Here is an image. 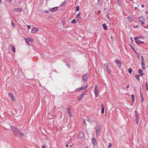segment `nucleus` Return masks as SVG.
<instances>
[{
	"label": "nucleus",
	"mask_w": 148,
	"mask_h": 148,
	"mask_svg": "<svg viewBox=\"0 0 148 148\" xmlns=\"http://www.w3.org/2000/svg\"><path fill=\"white\" fill-rule=\"evenodd\" d=\"M107 17L108 18L110 19L109 18V16H107Z\"/></svg>",
	"instance_id": "nucleus-53"
},
{
	"label": "nucleus",
	"mask_w": 148,
	"mask_h": 148,
	"mask_svg": "<svg viewBox=\"0 0 148 148\" xmlns=\"http://www.w3.org/2000/svg\"><path fill=\"white\" fill-rule=\"evenodd\" d=\"M12 130L15 136H23V135H24V134L21 132L16 126H12Z\"/></svg>",
	"instance_id": "nucleus-1"
},
{
	"label": "nucleus",
	"mask_w": 148,
	"mask_h": 148,
	"mask_svg": "<svg viewBox=\"0 0 148 148\" xmlns=\"http://www.w3.org/2000/svg\"><path fill=\"white\" fill-rule=\"evenodd\" d=\"M84 134L83 132H80L79 135L78 136V138L79 139H82V138L83 137Z\"/></svg>",
	"instance_id": "nucleus-10"
},
{
	"label": "nucleus",
	"mask_w": 148,
	"mask_h": 148,
	"mask_svg": "<svg viewBox=\"0 0 148 148\" xmlns=\"http://www.w3.org/2000/svg\"><path fill=\"white\" fill-rule=\"evenodd\" d=\"M146 87L147 86L148 84H147V82H146Z\"/></svg>",
	"instance_id": "nucleus-44"
},
{
	"label": "nucleus",
	"mask_w": 148,
	"mask_h": 148,
	"mask_svg": "<svg viewBox=\"0 0 148 148\" xmlns=\"http://www.w3.org/2000/svg\"><path fill=\"white\" fill-rule=\"evenodd\" d=\"M140 22H141V25H143L145 21V19L142 16H140L139 17Z\"/></svg>",
	"instance_id": "nucleus-5"
},
{
	"label": "nucleus",
	"mask_w": 148,
	"mask_h": 148,
	"mask_svg": "<svg viewBox=\"0 0 148 148\" xmlns=\"http://www.w3.org/2000/svg\"><path fill=\"white\" fill-rule=\"evenodd\" d=\"M131 97L132 99L133 100V101L134 102V94H132V96Z\"/></svg>",
	"instance_id": "nucleus-29"
},
{
	"label": "nucleus",
	"mask_w": 148,
	"mask_h": 148,
	"mask_svg": "<svg viewBox=\"0 0 148 148\" xmlns=\"http://www.w3.org/2000/svg\"><path fill=\"white\" fill-rule=\"evenodd\" d=\"M42 148H46V147L45 145H42Z\"/></svg>",
	"instance_id": "nucleus-38"
},
{
	"label": "nucleus",
	"mask_w": 148,
	"mask_h": 148,
	"mask_svg": "<svg viewBox=\"0 0 148 148\" xmlns=\"http://www.w3.org/2000/svg\"><path fill=\"white\" fill-rule=\"evenodd\" d=\"M140 38H142L140 37H136L134 38L136 43L138 45L144 43V42L140 41Z\"/></svg>",
	"instance_id": "nucleus-2"
},
{
	"label": "nucleus",
	"mask_w": 148,
	"mask_h": 148,
	"mask_svg": "<svg viewBox=\"0 0 148 148\" xmlns=\"http://www.w3.org/2000/svg\"><path fill=\"white\" fill-rule=\"evenodd\" d=\"M141 65H142V69L143 70L145 69V62H144L143 61L141 62Z\"/></svg>",
	"instance_id": "nucleus-17"
},
{
	"label": "nucleus",
	"mask_w": 148,
	"mask_h": 148,
	"mask_svg": "<svg viewBox=\"0 0 148 148\" xmlns=\"http://www.w3.org/2000/svg\"><path fill=\"white\" fill-rule=\"evenodd\" d=\"M138 73L140 76H142L144 75V74L142 72V70L141 69H140L139 70Z\"/></svg>",
	"instance_id": "nucleus-19"
},
{
	"label": "nucleus",
	"mask_w": 148,
	"mask_h": 148,
	"mask_svg": "<svg viewBox=\"0 0 148 148\" xmlns=\"http://www.w3.org/2000/svg\"><path fill=\"white\" fill-rule=\"evenodd\" d=\"M127 19L130 22H132L133 19L131 16H128L127 17Z\"/></svg>",
	"instance_id": "nucleus-20"
},
{
	"label": "nucleus",
	"mask_w": 148,
	"mask_h": 148,
	"mask_svg": "<svg viewBox=\"0 0 148 148\" xmlns=\"http://www.w3.org/2000/svg\"><path fill=\"white\" fill-rule=\"evenodd\" d=\"M84 123L85 124V121L84 120Z\"/></svg>",
	"instance_id": "nucleus-51"
},
{
	"label": "nucleus",
	"mask_w": 148,
	"mask_h": 148,
	"mask_svg": "<svg viewBox=\"0 0 148 148\" xmlns=\"http://www.w3.org/2000/svg\"><path fill=\"white\" fill-rule=\"evenodd\" d=\"M129 87H130V86H129V85H128L126 87V88H127V89H128V88H129Z\"/></svg>",
	"instance_id": "nucleus-41"
},
{
	"label": "nucleus",
	"mask_w": 148,
	"mask_h": 148,
	"mask_svg": "<svg viewBox=\"0 0 148 148\" xmlns=\"http://www.w3.org/2000/svg\"><path fill=\"white\" fill-rule=\"evenodd\" d=\"M141 7H142V8H144V7H145V5H143V4H142V5H141Z\"/></svg>",
	"instance_id": "nucleus-42"
},
{
	"label": "nucleus",
	"mask_w": 148,
	"mask_h": 148,
	"mask_svg": "<svg viewBox=\"0 0 148 148\" xmlns=\"http://www.w3.org/2000/svg\"><path fill=\"white\" fill-rule=\"evenodd\" d=\"M11 26L12 28L14 29L15 28V26L14 25V23L12 21L11 22Z\"/></svg>",
	"instance_id": "nucleus-24"
},
{
	"label": "nucleus",
	"mask_w": 148,
	"mask_h": 148,
	"mask_svg": "<svg viewBox=\"0 0 148 148\" xmlns=\"http://www.w3.org/2000/svg\"><path fill=\"white\" fill-rule=\"evenodd\" d=\"M116 63L117 66L118 67L120 68L121 65V63L120 62V60H117V61H116Z\"/></svg>",
	"instance_id": "nucleus-12"
},
{
	"label": "nucleus",
	"mask_w": 148,
	"mask_h": 148,
	"mask_svg": "<svg viewBox=\"0 0 148 148\" xmlns=\"http://www.w3.org/2000/svg\"><path fill=\"white\" fill-rule=\"evenodd\" d=\"M139 27V25H137L136 26V27Z\"/></svg>",
	"instance_id": "nucleus-50"
},
{
	"label": "nucleus",
	"mask_w": 148,
	"mask_h": 148,
	"mask_svg": "<svg viewBox=\"0 0 148 148\" xmlns=\"http://www.w3.org/2000/svg\"><path fill=\"white\" fill-rule=\"evenodd\" d=\"M68 145H66V147H67Z\"/></svg>",
	"instance_id": "nucleus-56"
},
{
	"label": "nucleus",
	"mask_w": 148,
	"mask_h": 148,
	"mask_svg": "<svg viewBox=\"0 0 148 148\" xmlns=\"http://www.w3.org/2000/svg\"><path fill=\"white\" fill-rule=\"evenodd\" d=\"M112 146V144L110 143H109L108 147V148H110Z\"/></svg>",
	"instance_id": "nucleus-32"
},
{
	"label": "nucleus",
	"mask_w": 148,
	"mask_h": 148,
	"mask_svg": "<svg viewBox=\"0 0 148 148\" xmlns=\"http://www.w3.org/2000/svg\"><path fill=\"white\" fill-rule=\"evenodd\" d=\"M118 1L119 2V0H118Z\"/></svg>",
	"instance_id": "nucleus-60"
},
{
	"label": "nucleus",
	"mask_w": 148,
	"mask_h": 148,
	"mask_svg": "<svg viewBox=\"0 0 148 148\" xmlns=\"http://www.w3.org/2000/svg\"><path fill=\"white\" fill-rule=\"evenodd\" d=\"M136 8H136V7H135V8H136Z\"/></svg>",
	"instance_id": "nucleus-58"
},
{
	"label": "nucleus",
	"mask_w": 148,
	"mask_h": 148,
	"mask_svg": "<svg viewBox=\"0 0 148 148\" xmlns=\"http://www.w3.org/2000/svg\"><path fill=\"white\" fill-rule=\"evenodd\" d=\"M2 3V1L1 0H0V4L1 3Z\"/></svg>",
	"instance_id": "nucleus-48"
},
{
	"label": "nucleus",
	"mask_w": 148,
	"mask_h": 148,
	"mask_svg": "<svg viewBox=\"0 0 148 148\" xmlns=\"http://www.w3.org/2000/svg\"><path fill=\"white\" fill-rule=\"evenodd\" d=\"M8 95L11 98L12 100V101H14V96L13 95L12 93H11L10 92V93H8Z\"/></svg>",
	"instance_id": "nucleus-14"
},
{
	"label": "nucleus",
	"mask_w": 148,
	"mask_h": 148,
	"mask_svg": "<svg viewBox=\"0 0 148 148\" xmlns=\"http://www.w3.org/2000/svg\"><path fill=\"white\" fill-rule=\"evenodd\" d=\"M141 101L142 102H143V101H144V99H143V97H142V94H141Z\"/></svg>",
	"instance_id": "nucleus-37"
},
{
	"label": "nucleus",
	"mask_w": 148,
	"mask_h": 148,
	"mask_svg": "<svg viewBox=\"0 0 148 148\" xmlns=\"http://www.w3.org/2000/svg\"><path fill=\"white\" fill-rule=\"evenodd\" d=\"M111 38L112 39V36H111Z\"/></svg>",
	"instance_id": "nucleus-52"
},
{
	"label": "nucleus",
	"mask_w": 148,
	"mask_h": 148,
	"mask_svg": "<svg viewBox=\"0 0 148 148\" xmlns=\"http://www.w3.org/2000/svg\"><path fill=\"white\" fill-rule=\"evenodd\" d=\"M146 90H148V88L147 86L146 87Z\"/></svg>",
	"instance_id": "nucleus-46"
},
{
	"label": "nucleus",
	"mask_w": 148,
	"mask_h": 148,
	"mask_svg": "<svg viewBox=\"0 0 148 148\" xmlns=\"http://www.w3.org/2000/svg\"><path fill=\"white\" fill-rule=\"evenodd\" d=\"M87 87L88 85H87L86 86H82L80 88H78L77 89H78L79 90H85Z\"/></svg>",
	"instance_id": "nucleus-15"
},
{
	"label": "nucleus",
	"mask_w": 148,
	"mask_h": 148,
	"mask_svg": "<svg viewBox=\"0 0 148 148\" xmlns=\"http://www.w3.org/2000/svg\"><path fill=\"white\" fill-rule=\"evenodd\" d=\"M104 65L106 67L108 72L109 73H109V66H108V65L106 63H105L104 64Z\"/></svg>",
	"instance_id": "nucleus-18"
},
{
	"label": "nucleus",
	"mask_w": 148,
	"mask_h": 148,
	"mask_svg": "<svg viewBox=\"0 0 148 148\" xmlns=\"http://www.w3.org/2000/svg\"><path fill=\"white\" fill-rule=\"evenodd\" d=\"M130 1H132V0H130Z\"/></svg>",
	"instance_id": "nucleus-57"
},
{
	"label": "nucleus",
	"mask_w": 148,
	"mask_h": 148,
	"mask_svg": "<svg viewBox=\"0 0 148 148\" xmlns=\"http://www.w3.org/2000/svg\"><path fill=\"white\" fill-rule=\"evenodd\" d=\"M29 41L32 42L33 41V40L32 38H29Z\"/></svg>",
	"instance_id": "nucleus-34"
},
{
	"label": "nucleus",
	"mask_w": 148,
	"mask_h": 148,
	"mask_svg": "<svg viewBox=\"0 0 148 148\" xmlns=\"http://www.w3.org/2000/svg\"><path fill=\"white\" fill-rule=\"evenodd\" d=\"M38 30V28H37L35 27H33L32 28L31 32L32 33H35L37 32Z\"/></svg>",
	"instance_id": "nucleus-8"
},
{
	"label": "nucleus",
	"mask_w": 148,
	"mask_h": 148,
	"mask_svg": "<svg viewBox=\"0 0 148 148\" xmlns=\"http://www.w3.org/2000/svg\"><path fill=\"white\" fill-rule=\"evenodd\" d=\"M77 90H75V91H76Z\"/></svg>",
	"instance_id": "nucleus-55"
},
{
	"label": "nucleus",
	"mask_w": 148,
	"mask_h": 148,
	"mask_svg": "<svg viewBox=\"0 0 148 148\" xmlns=\"http://www.w3.org/2000/svg\"><path fill=\"white\" fill-rule=\"evenodd\" d=\"M67 113L69 114L70 117H71L72 116V115L71 114V111L70 108H68L67 109Z\"/></svg>",
	"instance_id": "nucleus-9"
},
{
	"label": "nucleus",
	"mask_w": 148,
	"mask_h": 148,
	"mask_svg": "<svg viewBox=\"0 0 148 148\" xmlns=\"http://www.w3.org/2000/svg\"><path fill=\"white\" fill-rule=\"evenodd\" d=\"M107 17L108 18L110 19L109 18V16H107Z\"/></svg>",
	"instance_id": "nucleus-54"
},
{
	"label": "nucleus",
	"mask_w": 148,
	"mask_h": 148,
	"mask_svg": "<svg viewBox=\"0 0 148 148\" xmlns=\"http://www.w3.org/2000/svg\"><path fill=\"white\" fill-rule=\"evenodd\" d=\"M76 10L77 11H78L79 10V6H77L76 7Z\"/></svg>",
	"instance_id": "nucleus-33"
},
{
	"label": "nucleus",
	"mask_w": 148,
	"mask_h": 148,
	"mask_svg": "<svg viewBox=\"0 0 148 148\" xmlns=\"http://www.w3.org/2000/svg\"><path fill=\"white\" fill-rule=\"evenodd\" d=\"M141 60H142V61L141 62L143 61V62H144L145 61L144 60L143 57V56H141Z\"/></svg>",
	"instance_id": "nucleus-36"
},
{
	"label": "nucleus",
	"mask_w": 148,
	"mask_h": 148,
	"mask_svg": "<svg viewBox=\"0 0 148 148\" xmlns=\"http://www.w3.org/2000/svg\"><path fill=\"white\" fill-rule=\"evenodd\" d=\"M44 12H47V13H48V11L47 10H45L44 11Z\"/></svg>",
	"instance_id": "nucleus-43"
},
{
	"label": "nucleus",
	"mask_w": 148,
	"mask_h": 148,
	"mask_svg": "<svg viewBox=\"0 0 148 148\" xmlns=\"http://www.w3.org/2000/svg\"><path fill=\"white\" fill-rule=\"evenodd\" d=\"M14 10L15 11H19L20 12H21L22 11V9L21 8H16L14 9Z\"/></svg>",
	"instance_id": "nucleus-16"
},
{
	"label": "nucleus",
	"mask_w": 148,
	"mask_h": 148,
	"mask_svg": "<svg viewBox=\"0 0 148 148\" xmlns=\"http://www.w3.org/2000/svg\"><path fill=\"white\" fill-rule=\"evenodd\" d=\"M66 4V2L65 1H64V2L63 3H62L61 4L60 6H62L65 5Z\"/></svg>",
	"instance_id": "nucleus-28"
},
{
	"label": "nucleus",
	"mask_w": 148,
	"mask_h": 148,
	"mask_svg": "<svg viewBox=\"0 0 148 148\" xmlns=\"http://www.w3.org/2000/svg\"><path fill=\"white\" fill-rule=\"evenodd\" d=\"M27 40V39L26 38L25 39V41H26V44H28V45H29V42Z\"/></svg>",
	"instance_id": "nucleus-35"
},
{
	"label": "nucleus",
	"mask_w": 148,
	"mask_h": 148,
	"mask_svg": "<svg viewBox=\"0 0 148 148\" xmlns=\"http://www.w3.org/2000/svg\"><path fill=\"white\" fill-rule=\"evenodd\" d=\"M135 112L136 113V119L138 121H139V116L138 115H137V113H136V112L135 111Z\"/></svg>",
	"instance_id": "nucleus-27"
},
{
	"label": "nucleus",
	"mask_w": 148,
	"mask_h": 148,
	"mask_svg": "<svg viewBox=\"0 0 148 148\" xmlns=\"http://www.w3.org/2000/svg\"><path fill=\"white\" fill-rule=\"evenodd\" d=\"M102 26L103 27V29L105 30L107 29V27L106 24L105 23H103L102 25Z\"/></svg>",
	"instance_id": "nucleus-23"
},
{
	"label": "nucleus",
	"mask_w": 148,
	"mask_h": 148,
	"mask_svg": "<svg viewBox=\"0 0 148 148\" xmlns=\"http://www.w3.org/2000/svg\"><path fill=\"white\" fill-rule=\"evenodd\" d=\"M7 1L8 2H11L12 1V0H7Z\"/></svg>",
	"instance_id": "nucleus-45"
},
{
	"label": "nucleus",
	"mask_w": 148,
	"mask_h": 148,
	"mask_svg": "<svg viewBox=\"0 0 148 148\" xmlns=\"http://www.w3.org/2000/svg\"><path fill=\"white\" fill-rule=\"evenodd\" d=\"M101 126L100 125H97V128L96 130V133L97 134L99 135L100 132Z\"/></svg>",
	"instance_id": "nucleus-6"
},
{
	"label": "nucleus",
	"mask_w": 148,
	"mask_h": 148,
	"mask_svg": "<svg viewBox=\"0 0 148 148\" xmlns=\"http://www.w3.org/2000/svg\"><path fill=\"white\" fill-rule=\"evenodd\" d=\"M98 0V1L99 4V1H100V0Z\"/></svg>",
	"instance_id": "nucleus-47"
},
{
	"label": "nucleus",
	"mask_w": 148,
	"mask_h": 148,
	"mask_svg": "<svg viewBox=\"0 0 148 148\" xmlns=\"http://www.w3.org/2000/svg\"><path fill=\"white\" fill-rule=\"evenodd\" d=\"M10 46L11 47V50H12L14 52L15 51V48L14 46H13L12 45H10Z\"/></svg>",
	"instance_id": "nucleus-22"
},
{
	"label": "nucleus",
	"mask_w": 148,
	"mask_h": 148,
	"mask_svg": "<svg viewBox=\"0 0 148 148\" xmlns=\"http://www.w3.org/2000/svg\"><path fill=\"white\" fill-rule=\"evenodd\" d=\"M80 18V13L78 14L76 16V18L77 20H79Z\"/></svg>",
	"instance_id": "nucleus-25"
},
{
	"label": "nucleus",
	"mask_w": 148,
	"mask_h": 148,
	"mask_svg": "<svg viewBox=\"0 0 148 148\" xmlns=\"http://www.w3.org/2000/svg\"><path fill=\"white\" fill-rule=\"evenodd\" d=\"M58 7H55L51 9H50L49 10L51 12H53L54 11H56L58 10Z\"/></svg>",
	"instance_id": "nucleus-11"
},
{
	"label": "nucleus",
	"mask_w": 148,
	"mask_h": 148,
	"mask_svg": "<svg viewBox=\"0 0 148 148\" xmlns=\"http://www.w3.org/2000/svg\"><path fill=\"white\" fill-rule=\"evenodd\" d=\"M101 114H103L104 113V106L103 104H101Z\"/></svg>",
	"instance_id": "nucleus-21"
},
{
	"label": "nucleus",
	"mask_w": 148,
	"mask_h": 148,
	"mask_svg": "<svg viewBox=\"0 0 148 148\" xmlns=\"http://www.w3.org/2000/svg\"><path fill=\"white\" fill-rule=\"evenodd\" d=\"M138 120H137V122H136V123L137 124H138Z\"/></svg>",
	"instance_id": "nucleus-49"
},
{
	"label": "nucleus",
	"mask_w": 148,
	"mask_h": 148,
	"mask_svg": "<svg viewBox=\"0 0 148 148\" xmlns=\"http://www.w3.org/2000/svg\"><path fill=\"white\" fill-rule=\"evenodd\" d=\"M135 77L138 81L140 80L139 76L138 75H135Z\"/></svg>",
	"instance_id": "nucleus-26"
},
{
	"label": "nucleus",
	"mask_w": 148,
	"mask_h": 148,
	"mask_svg": "<svg viewBox=\"0 0 148 148\" xmlns=\"http://www.w3.org/2000/svg\"><path fill=\"white\" fill-rule=\"evenodd\" d=\"M98 92V88L97 85H96L94 89V93L95 96L96 97H98L99 95V94Z\"/></svg>",
	"instance_id": "nucleus-4"
},
{
	"label": "nucleus",
	"mask_w": 148,
	"mask_h": 148,
	"mask_svg": "<svg viewBox=\"0 0 148 148\" xmlns=\"http://www.w3.org/2000/svg\"><path fill=\"white\" fill-rule=\"evenodd\" d=\"M27 26L29 29H30L31 28V26L29 25H27Z\"/></svg>",
	"instance_id": "nucleus-39"
},
{
	"label": "nucleus",
	"mask_w": 148,
	"mask_h": 148,
	"mask_svg": "<svg viewBox=\"0 0 148 148\" xmlns=\"http://www.w3.org/2000/svg\"><path fill=\"white\" fill-rule=\"evenodd\" d=\"M66 65L69 68H70V65H69L67 63L66 64Z\"/></svg>",
	"instance_id": "nucleus-40"
},
{
	"label": "nucleus",
	"mask_w": 148,
	"mask_h": 148,
	"mask_svg": "<svg viewBox=\"0 0 148 148\" xmlns=\"http://www.w3.org/2000/svg\"><path fill=\"white\" fill-rule=\"evenodd\" d=\"M132 70L131 68L129 69H128V72L130 73H131L132 72Z\"/></svg>",
	"instance_id": "nucleus-30"
},
{
	"label": "nucleus",
	"mask_w": 148,
	"mask_h": 148,
	"mask_svg": "<svg viewBox=\"0 0 148 148\" xmlns=\"http://www.w3.org/2000/svg\"><path fill=\"white\" fill-rule=\"evenodd\" d=\"M86 148H88V147H86Z\"/></svg>",
	"instance_id": "nucleus-59"
},
{
	"label": "nucleus",
	"mask_w": 148,
	"mask_h": 148,
	"mask_svg": "<svg viewBox=\"0 0 148 148\" xmlns=\"http://www.w3.org/2000/svg\"><path fill=\"white\" fill-rule=\"evenodd\" d=\"M88 76H87V74H86L83 75L82 76V80L84 82H86L87 81Z\"/></svg>",
	"instance_id": "nucleus-7"
},
{
	"label": "nucleus",
	"mask_w": 148,
	"mask_h": 148,
	"mask_svg": "<svg viewBox=\"0 0 148 148\" xmlns=\"http://www.w3.org/2000/svg\"><path fill=\"white\" fill-rule=\"evenodd\" d=\"M92 140L93 145H97L96 139L95 138H93Z\"/></svg>",
	"instance_id": "nucleus-13"
},
{
	"label": "nucleus",
	"mask_w": 148,
	"mask_h": 148,
	"mask_svg": "<svg viewBox=\"0 0 148 148\" xmlns=\"http://www.w3.org/2000/svg\"><path fill=\"white\" fill-rule=\"evenodd\" d=\"M86 93V91H85L83 93L81 94L77 98V99L79 100H81L82 99V98L85 95Z\"/></svg>",
	"instance_id": "nucleus-3"
},
{
	"label": "nucleus",
	"mask_w": 148,
	"mask_h": 148,
	"mask_svg": "<svg viewBox=\"0 0 148 148\" xmlns=\"http://www.w3.org/2000/svg\"><path fill=\"white\" fill-rule=\"evenodd\" d=\"M71 22L73 23H76V20H75V19H74L71 21Z\"/></svg>",
	"instance_id": "nucleus-31"
}]
</instances>
